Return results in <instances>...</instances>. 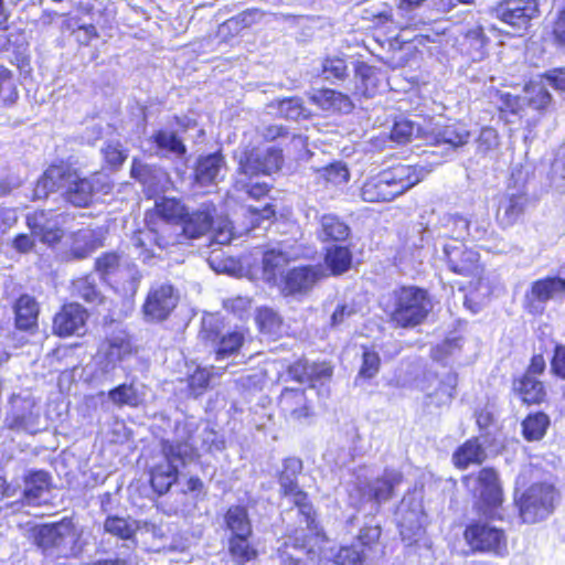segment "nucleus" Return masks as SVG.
<instances>
[{"instance_id":"obj_1","label":"nucleus","mask_w":565,"mask_h":565,"mask_svg":"<svg viewBox=\"0 0 565 565\" xmlns=\"http://www.w3.org/2000/svg\"><path fill=\"white\" fill-rule=\"evenodd\" d=\"M209 216L202 211H190L177 198L162 196L145 214V227L132 234V245L147 262L154 257L153 247L161 250L198 238L209 230Z\"/></svg>"},{"instance_id":"obj_2","label":"nucleus","mask_w":565,"mask_h":565,"mask_svg":"<svg viewBox=\"0 0 565 565\" xmlns=\"http://www.w3.org/2000/svg\"><path fill=\"white\" fill-rule=\"evenodd\" d=\"M429 172L420 164H393L367 177L360 188V198L366 203H390L423 182Z\"/></svg>"},{"instance_id":"obj_3","label":"nucleus","mask_w":565,"mask_h":565,"mask_svg":"<svg viewBox=\"0 0 565 565\" xmlns=\"http://www.w3.org/2000/svg\"><path fill=\"white\" fill-rule=\"evenodd\" d=\"M36 191L44 196L60 193L66 202L77 207L89 206L96 192L93 180L82 175L79 169L65 159L47 166L36 182Z\"/></svg>"},{"instance_id":"obj_4","label":"nucleus","mask_w":565,"mask_h":565,"mask_svg":"<svg viewBox=\"0 0 565 565\" xmlns=\"http://www.w3.org/2000/svg\"><path fill=\"white\" fill-rule=\"evenodd\" d=\"M33 544L44 556L54 559L78 557L84 548L83 532L71 516L36 525L31 530Z\"/></svg>"},{"instance_id":"obj_5","label":"nucleus","mask_w":565,"mask_h":565,"mask_svg":"<svg viewBox=\"0 0 565 565\" xmlns=\"http://www.w3.org/2000/svg\"><path fill=\"white\" fill-rule=\"evenodd\" d=\"M434 310L428 289L416 285H399L391 292L390 323L396 329L423 326Z\"/></svg>"},{"instance_id":"obj_6","label":"nucleus","mask_w":565,"mask_h":565,"mask_svg":"<svg viewBox=\"0 0 565 565\" xmlns=\"http://www.w3.org/2000/svg\"><path fill=\"white\" fill-rule=\"evenodd\" d=\"M302 461L299 458L289 457L284 459L282 468L277 473V481L279 483V493L281 497L289 498L292 505L298 511V516L305 523L308 530L317 540L327 542L328 536L319 521V514L306 492L298 483V477L302 472Z\"/></svg>"},{"instance_id":"obj_7","label":"nucleus","mask_w":565,"mask_h":565,"mask_svg":"<svg viewBox=\"0 0 565 565\" xmlns=\"http://www.w3.org/2000/svg\"><path fill=\"white\" fill-rule=\"evenodd\" d=\"M475 481L470 493L476 501L473 510L487 519L502 520L500 510L504 502L503 488L499 473L493 467H483L476 473H467L461 477V483L469 489L470 481Z\"/></svg>"},{"instance_id":"obj_8","label":"nucleus","mask_w":565,"mask_h":565,"mask_svg":"<svg viewBox=\"0 0 565 565\" xmlns=\"http://www.w3.org/2000/svg\"><path fill=\"white\" fill-rule=\"evenodd\" d=\"M397 25L392 20V15L386 12H380L374 15V25L372 29L373 39L384 50H386L392 57L398 53L396 66H404L412 58L413 54L417 52L414 42L425 44L430 41L428 35L417 34L413 38L405 36L407 28H399L396 32Z\"/></svg>"},{"instance_id":"obj_9","label":"nucleus","mask_w":565,"mask_h":565,"mask_svg":"<svg viewBox=\"0 0 565 565\" xmlns=\"http://www.w3.org/2000/svg\"><path fill=\"white\" fill-rule=\"evenodd\" d=\"M444 252L450 271L469 279L466 286L459 288L460 291L468 289L475 292L488 286L486 268L477 250L469 248L462 242L452 241L445 245Z\"/></svg>"},{"instance_id":"obj_10","label":"nucleus","mask_w":565,"mask_h":565,"mask_svg":"<svg viewBox=\"0 0 565 565\" xmlns=\"http://www.w3.org/2000/svg\"><path fill=\"white\" fill-rule=\"evenodd\" d=\"M491 519L469 521L462 537L472 554L503 557L508 554V534L504 529L493 525Z\"/></svg>"},{"instance_id":"obj_11","label":"nucleus","mask_w":565,"mask_h":565,"mask_svg":"<svg viewBox=\"0 0 565 565\" xmlns=\"http://www.w3.org/2000/svg\"><path fill=\"white\" fill-rule=\"evenodd\" d=\"M559 491L546 481L534 482L515 500L519 515L524 523H536L551 515L557 502Z\"/></svg>"},{"instance_id":"obj_12","label":"nucleus","mask_w":565,"mask_h":565,"mask_svg":"<svg viewBox=\"0 0 565 565\" xmlns=\"http://www.w3.org/2000/svg\"><path fill=\"white\" fill-rule=\"evenodd\" d=\"M185 446L183 441L161 440V454L167 462L156 463L148 471L149 486L157 497L167 494L178 482L180 471L173 462L184 463L186 457H190V454L184 450Z\"/></svg>"},{"instance_id":"obj_13","label":"nucleus","mask_w":565,"mask_h":565,"mask_svg":"<svg viewBox=\"0 0 565 565\" xmlns=\"http://www.w3.org/2000/svg\"><path fill=\"white\" fill-rule=\"evenodd\" d=\"M565 297V278L545 276L531 282L523 297V309L531 316H542L550 300Z\"/></svg>"},{"instance_id":"obj_14","label":"nucleus","mask_w":565,"mask_h":565,"mask_svg":"<svg viewBox=\"0 0 565 565\" xmlns=\"http://www.w3.org/2000/svg\"><path fill=\"white\" fill-rule=\"evenodd\" d=\"M324 277L318 265H299L287 269L275 287L284 297L305 295Z\"/></svg>"},{"instance_id":"obj_15","label":"nucleus","mask_w":565,"mask_h":565,"mask_svg":"<svg viewBox=\"0 0 565 565\" xmlns=\"http://www.w3.org/2000/svg\"><path fill=\"white\" fill-rule=\"evenodd\" d=\"M89 318L88 310L76 301L61 305L52 318V333L61 339L83 334Z\"/></svg>"},{"instance_id":"obj_16","label":"nucleus","mask_w":565,"mask_h":565,"mask_svg":"<svg viewBox=\"0 0 565 565\" xmlns=\"http://www.w3.org/2000/svg\"><path fill=\"white\" fill-rule=\"evenodd\" d=\"M179 296L171 284L151 287L142 305V312L150 321H163L178 306Z\"/></svg>"},{"instance_id":"obj_17","label":"nucleus","mask_w":565,"mask_h":565,"mask_svg":"<svg viewBox=\"0 0 565 565\" xmlns=\"http://www.w3.org/2000/svg\"><path fill=\"white\" fill-rule=\"evenodd\" d=\"M286 373L291 381L313 388L331 381L333 366L328 361L310 362L306 358H299L286 367Z\"/></svg>"},{"instance_id":"obj_18","label":"nucleus","mask_w":565,"mask_h":565,"mask_svg":"<svg viewBox=\"0 0 565 565\" xmlns=\"http://www.w3.org/2000/svg\"><path fill=\"white\" fill-rule=\"evenodd\" d=\"M285 164L284 150L269 147L263 153L248 152L239 161V171L248 177L271 175Z\"/></svg>"},{"instance_id":"obj_19","label":"nucleus","mask_w":565,"mask_h":565,"mask_svg":"<svg viewBox=\"0 0 565 565\" xmlns=\"http://www.w3.org/2000/svg\"><path fill=\"white\" fill-rule=\"evenodd\" d=\"M259 137L266 143L288 139V142L285 145V151L287 157L295 162L309 158L308 138L301 134H291L284 125H267L259 130Z\"/></svg>"},{"instance_id":"obj_20","label":"nucleus","mask_w":565,"mask_h":565,"mask_svg":"<svg viewBox=\"0 0 565 565\" xmlns=\"http://www.w3.org/2000/svg\"><path fill=\"white\" fill-rule=\"evenodd\" d=\"M404 481V475L401 470L385 468L383 472L366 483L363 495L366 500L376 507H380L396 495V489Z\"/></svg>"},{"instance_id":"obj_21","label":"nucleus","mask_w":565,"mask_h":565,"mask_svg":"<svg viewBox=\"0 0 565 565\" xmlns=\"http://www.w3.org/2000/svg\"><path fill=\"white\" fill-rule=\"evenodd\" d=\"M277 404L286 417L302 423L315 416V405L307 397V390L300 387H284L278 395Z\"/></svg>"},{"instance_id":"obj_22","label":"nucleus","mask_w":565,"mask_h":565,"mask_svg":"<svg viewBox=\"0 0 565 565\" xmlns=\"http://www.w3.org/2000/svg\"><path fill=\"white\" fill-rule=\"evenodd\" d=\"M382 71L365 61L353 63V78L350 82L351 96L360 98L374 97L380 92Z\"/></svg>"},{"instance_id":"obj_23","label":"nucleus","mask_w":565,"mask_h":565,"mask_svg":"<svg viewBox=\"0 0 565 565\" xmlns=\"http://www.w3.org/2000/svg\"><path fill=\"white\" fill-rule=\"evenodd\" d=\"M529 198L524 192L504 193L495 203L494 220L501 230L518 224L525 214Z\"/></svg>"},{"instance_id":"obj_24","label":"nucleus","mask_w":565,"mask_h":565,"mask_svg":"<svg viewBox=\"0 0 565 565\" xmlns=\"http://www.w3.org/2000/svg\"><path fill=\"white\" fill-rule=\"evenodd\" d=\"M15 330L34 335L39 332L40 303L34 296L21 294L12 303Z\"/></svg>"},{"instance_id":"obj_25","label":"nucleus","mask_w":565,"mask_h":565,"mask_svg":"<svg viewBox=\"0 0 565 565\" xmlns=\"http://www.w3.org/2000/svg\"><path fill=\"white\" fill-rule=\"evenodd\" d=\"M522 93L524 109L532 110L536 117L533 125L553 110L554 98L541 79L533 77L526 81Z\"/></svg>"},{"instance_id":"obj_26","label":"nucleus","mask_w":565,"mask_h":565,"mask_svg":"<svg viewBox=\"0 0 565 565\" xmlns=\"http://www.w3.org/2000/svg\"><path fill=\"white\" fill-rule=\"evenodd\" d=\"M100 352L106 364L115 365L136 354L137 350L129 332L120 329L102 341Z\"/></svg>"},{"instance_id":"obj_27","label":"nucleus","mask_w":565,"mask_h":565,"mask_svg":"<svg viewBox=\"0 0 565 565\" xmlns=\"http://www.w3.org/2000/svg\"><path fill=\"white\" fill-rule=\"evenodd\" d=\"M309 100L330 114H349L354 109L351 96L333 88H319L309 96Z\"/></svg>"},{"instance_id":"obj_28","label":"nucleus","mask_w":565,"mask_h":565,"mask_svg":"<svg viewBox=\"0 0 565 565\" xmlns=\"http://www.w3.org/2000/svg\"><path fill=\"white\" fill-rule=\"evenodd\" d=\"M487 450L478 436H472L460 444L451 455V462L458 470L470 466H481L487 459Z\"/></svg>"},{"instance_id":"obj_29","label":"nucleus","mask_w":565,"mask_h":565,"mask_svg":"<svg viewBox=\"0 0 565 565\" xmlns=\"http://www.w3.org/2000/svg\"><path fill=\"white\" fill-rule=\"evenodd\" d=\"M290 263L287 252L277 248H267L262 254L260 269L262 277L269 286H276L282 275L285 268Z\"/></svg>"},{"instance_id":"obj_30","label":"nucleus","mask_w":565,"mask_h":565,"mask_svg":"<svg viewBox=\"0 0 565 565\" xmlns=\"http://www.w3.org/2000/svg\"><path fill=\"white\" fill-rule=\"evenodd\" d=\"M502 4V2H500ZM539 2H523V6L515 8H497L498 18L512 26L516 32H524L529 29L531 20L540 14Z\"/></svg>"},{"instance_id":"obj_31","label":"nucleus","mask_w":565,"mask_h":565,"mask_svg":"<svg viewBox=\"0 0 565 565\" xmlns=\"http://www.w3.org/2000/svg\"><path fill=\"white\" fill-rule=\"evenodd\" d=\"M221 374L215 372V366L196 365L185 376V393L189 398L198 399L213 387V382Z\"/></svg>"},{"instance_id":"obj_32","label":"nucleus","mask_w":565,"mask_h":565,"mask_svg":"<svg viewBox=\"0 0 565 565\" xmlns=\"http://www.w3.org/2000/svg\"><path fill=\"white\" fill-rule=\"evenodd\" d=\"M513 391L526 406L541 405L547 401V390L537 377L519 376L513 380Z\"/></svg>"},{"instance_id":"obj_33","label":"nucleus","mask_w":565,"mask_h":565,"mask_svg":"<svg viewBox=\"0 0 565 565\" xmlns=\"http://www.w3.org/2000/svg\"><path fill=\"white\" fill-rule=\"evenodd\" d=\"M30 40L24 29H15L9 33H0V53L12 52L18 67L29 64Z\"/></svg>"},{"instance_id":"obj_34","label":"nucleus","mask_w":565,"mask_h":565,"mask_svg":"<svg viewBox=\"0 0 565 565\" xmlns=\"http://www.w3.org/2000/svg\"><path fill=\"white\" fill-rule=\"evenodd\" d=\"M322 259L330 276H341L352 267L353 254L349 245L332 244L324 247Z\"/></svg>"},{"instance_id":"obj_35","label":"nucleus","mask_w":565,"mask_h":565,"mask_svg":"<svg viewBox=\"0 0 565 565\" xmlns=\"http://www.w3.org/2000/svg\"><path fill=\"white\" fill-rule=\"evenodd\" d=\"M253 537L254 534L228 535L227 552L235 564L245 565L257 561L259 552Z\"/></svg>"},{"instance_id":"obj_36","label":"nucleus","mask_w":565,"mask_h":565,"mask_svg":"<svg viewBox=\"0 0 565 565\" xmlns=\"http://www.w3.org/2000/svg\"><path fill=\"white\" fill-rule=\"evenodd\" d=\"M71 295L94 307L103 306L106 302V297L90 274L72 279Z\"/></svg>"},{"instance_id":"obj_37","label":"nucleus","mask_w":565,"mask_h":565,"mask_svg":"<svg viewBox=\"0 0 565 565\" xmlns=\"http://www.w3.org/2000/svg\"><path fill=\"white\" fill-rule=\"evenodd\" d=\"M149 141L156 149L157 154L172 153L178 158H183L188 152L183 139L175 131L166 128L154 130Z\"/></svg>"},{"instance_id":"obj_38","label":"nucleus","mask_w":565,"mask_h":565,"mask_svg":"<svg viewBox=\"0 0 565 565\" xmlns=\"http://www.w3.org/2000/svg\"><path fill=\"white\" fill-rule=\"evenodd\" d=\"M224 164L225 160L220 151L199 157L193 172L194 181L203 186L213 184Z\"/></svg>"},{"instance_id":"obj_39","label":"nucleus","mask_w":565,"mask_h":565,"mask_svg":"<svg viewBox=\"0 0 565 565\" xmlns=\"http://www.w3.org/2000/svg\"><path fill=\"white\" fill-rule=\"evenodd\" d=\"M206 340L215 344V358L222 360L224 358L236 354L243 347L245 337L241 331H230L220 335L217 331L210 329L206 332Z\"/></svg>"},{"instance_id":"obj_40","label":"nucleus","mask_w":565,"mask_h":565,"mask_svg":"<svg viewBox=\"0 0 565 565\" xmlns=\"http://www.w3.org/2000/svg\"><path fill=\"white\" fill-rule=\"evenodd\" d=\"M223 521L230 535L254 534L248 509L243 504L230 505L224 512Z\"/></svg>"},{"instance_id":"obj_41","label":"nucleus","mask_w":565,"mask_h":565,"mask_svg":"<svg viewBox=\"0 0 565 565\" xmlns=\"http://www.w3.org/2000/svg\"><path fill=\"white\" fill-rule=\"evenodd\" d=\"M489 44L482 26H475L468 30L459 42V50L462 55L472 61L482 60L486 56V49Z\"/></svg>"},{"instance_id":"obj_42","label":"nucleus","mask_w":565,"mask_h":565,"mask_svg":"<svg viewBox=\"0 0 565 565\" xmlns=\"http://www.w3.org/2000/svg\"><path fill=\"white\" fill-rule=\"evenodd\" d=\"M140 530V522L119 515H107L104 521V531L120 541H131L136 543V536Z\"/></svg>"},{"instance_id":"obj_43","label":"nucleus","mask_w":565,"mask_h":565,"mask_svg":"<svg viewBox=\"0 0 565 565\" xmlns=\"http://www.w3.org/2000/svg\"><path fill=\"white\" fill-rule=\"evenodd\" d=\"M45 218V212L36 210L26 216V225L33 234L40 236L43 243L54 246L62 241L64 232L60 227H46L43 224Z\"/></svg>"},{"instance_id":"obj_44","label":"nucleus","mask_w":565,"mask_h":565,"mask_svg":"<svg viewBox=\"0 0 565 565\" xmlns=\"http://www.w3.org/2000/svg\"><path fill=\"white\" fill-rule=\"evenodd\" d=\"M108 397L118 408H122L125 406L138 408L145 403L143 394L138 391L132 382L120 383L110 388L108 391Z\"/></svg>"},{"instance_id":"obj_45","label":"nucleus","mask_w":565,"mask_h":565,"mask_svg":"<svg viewBox=\"0 0 565 565\" xmlns=\"http://www.w3.org/2000/svg\"><path fill=\"white\" fill-rule=\"evenodd\" d=\"M458 386V374L456 372L447 373L435 387V390L427 395V404L435 407L449 405L456 396Z\"/></svg>"},{"instance_id":"obj_46","label":"nucleus","mask_w":565,"mask_h":565,"mask_svg":"<svg viewBox=\"0 0 565 565\" xmlns=\"http://www.w3.org/2000/svg\"><path fill=\"white\" fill-rule=\"evenodd\" d=\"M494 95L499 100L497 114L500 121L508 125L511 122V117H522L524 110L522 96L499 89L494 90Z\"/></svg>"},{"instance_id":"obj_47","label":"nucleus","mask_w":565,"mask_h":565,"mask_svg":"<svg viewBox=\"0 0 565 565\" xmlns=\"http://www.w3.org/2000/svg\"><path fill=\"white\" fill-rule=\"evenodd\" d=\"M550 425V417L544 412L530 413L521 423L522 436L526 441H539L544 438Z\"/></svg>"},{"instance_id":"obj_48","label":"nucleus","mask_w":565,"mask_h":565,"mask_svg":"<svg viewBox=\"0 0 565 565\" xmlns=\"http://www.w3.org/2000/svg\"><path fill=\"white\" fill-rule=\"evenodd\" d=\"M25 489L23 497L31 502L40 499V497L50 489L51 476L45 470H31L24 477Z\"/></svg>"},{"instance_id":"obj_49","label":"nucleus","mask_w":565,"mask_h":565,"mask_svg":"<svg viewBox=\"0 0 565 565\" xmlns=\"http://www.w3.org/2000/svg\"><path fill=\"white\" fill-rule=\"evenodd\" d=\"M361 365L355 376V382L373 380L381 370L382 361L379 352L370 345H362Z\"/></svg>"},{"instance_id":"obj_50","label":"nucleus","mask_w":565,"mask_h":565,"mask_svg":"<svg viewBox=\"0 0 565 565\" xmlns=\"http://www.w3.org/2000/svg\"><path fill=\"white\" fill-rule=\"evenodd\" d=\"M322 242L340 243L348 239L350 235V227L338 216L323 215L320 221Z\"/></svg>"},{"instance_id":"obj_51","label":"nucleus","mask_w":565,"mask_h":565,"mask_svg":"<svg viewBox=\"0 0 565 565\" xmlns=\"http://www.w3.org/2000/svg\"><path fill=\"white\" fill-rule=\"evenodd\" d=\"M277 216L278 209L274 201L267 202L260 207L247 205L244 210V218L249 230L259 227L264 222H276Z\"/></svg>"},{"instance_id":"obj_52","label":"nucleus","mask_w":565,"mask_h":565,"mask_svg":"<svg viewBox=\"0 0 565 565\" xmlns=\"http://www.w3.org/2000/svg\"><path fill=\"white\" fill-rule=\"evenodd\" d=\"M320 72L324 79L331 83L344 82L349 78L347 60L338 55L324 56L321 61Z\"/></svg>"},{"instance_id":"obj_53","label":"nucleus","mask_w":565,"mask_h":565,"mask_svg":"<svg viewBox=\"0 0 565 565\" xmlns=\"http://www.w3.org/2000/svg\"><path fill=\"white\" fill-rule=\"evenodd\" d=\"M277 111L280 117L288 120H306L311 118L310 109L305 106L298 96L285 97L277 102Z\"/></svg>"},{"instance_id":"obj_54","label":"nucleus","mask_w":565,"mask_h":565,"mask_svg":"<svg viewBox=\"0 0 565 565\" xmlns=\"http://www.w3.org/2000/svg\"><path fill=\"white\" fill-rule=\"evenodd\" d=\"M103 168L108 171H118L128 158V150L119 141H107L100 148Z\"/></svg>"},{"instance_id":"obj_55","label":"nucleus","mask_w":565,"mask_h":565,"mask_svg":"<svg viewBox=\"0 0 565 565\" xmlns=\"http://www.w3.org/2000/svg\"><path fill=\"white\" fill-rule=\"evenodd\" d=\"M255 322L259 332L268 335L280 334L284 326L282 318L268 307H260L256 310Z\"/></svg>"},{"instance_id":"obj_56","label":"nucleus","mask_w":565,"mask_h":565,"mask_svg":"<svg viewBox=\"0 0 565 565\" xmlns=\"http://www.w3.org/2000/svg\"><path fill=\"white\" fill-rule=\"evenodd\" d=\"M288 541H285L278 548H277V556L281 563V565H307L303 563L302 559L294 557L291 554V548L295 550H307L308 553L311 552V548H307V541L306 536L298 537L297 536V530H294L289 534Z\"/></svg>"},{"instance_id":"obj_57","label":"nucleus","mask_w":565,"mask_h":565,"mask_svg":"<svg viewBox=\"0 0 565 565\" xmlns=\"http://www.w3.org/2000/svg\"><path fill=\"white\" fill-rule=\"evenodd\" d=\"M19 99V90L14 73L0 65V100L6 107L12 106Z\"/></svg>"},{"instance_id":"obj_58","label":"nucleus","mask_w":565,"mask_h":565,"mask_svg":"<svg viewBox=\"0 0 565 565\" xmlns=\"http://www.w3.org/2000/svg\"><path fill=\"white\" fill-rule=\"evenodd\" d=\"M263 17V12L257 9L245 10L235 17H232L222 23V29H226L232 35L241 33L244 29L256 24Z\"/></svg>"},{"instance_id":"obj_59","label":"nucleus","mask_w":565,"mask_h":565,"mask_svg":"<svg viewBox=\"0 0 565 565\" xmlns=\"http://www.w3.org/2000/svg\"><path fill=\"white\" fill-rule=\"evenodd\" d=\"M66 29L74 38L79 49L89 46L99 38V33L94 24H78L74 20H68L66 22Z\"/></svg>"},{"instance_id":"obj_60","label":"nucleus","mask_w":565,"mask_h":565,"mask_svg":"<svg viewBox=\"0 0 565 565\" xmlns=\"http://www.w3.org/2000/svg\"><path fill=\"white\" fill-rule=\"evenodd\" d=\"M381 536L382 527L380 524H365L359 530L355 541L365 554L375 550L380 544Z\"/></svg>"},{"instance_id":"obj_61","label":"nucleus","mask_w":565,"mask_h":565,"mask_svg":"<svg viewBox=\"0 0 565 565\" xmlns=\"http://www.w3.org/2000/svg\"><path fill=\"white\" fill-rule=\"evenodd\" d=\"M273 184L265 181L241 180L237 182L236 189L245 194L247 199L262 201L269 196Z\"/></svg>"},{"instance_id":"obj_62","label":"nucleus","mask_w":565,"mask_h":565,"mask_svg":"<svg viewBox=\"0 0 565 565\" xmlns=\"http://www.w3.org/2000/svg\"><path fill=\"white\" fill-rule=\"evenodd\" d=\"M120 268V255L116 252L102 253L94 263V270L99 275L102 280L115 274Z\"/></svg>"},{"instance_id":"obj_63","label":"nucleus","mask_w":565,"mask_h":565,"mask_svg":"<svg viewBox=\"0 0 565 565\" xmlns=\"http://www.w3.org/2000/svg\"><path fill=\"white\" fill-rule=\"evenodd\" d=\"M461 352V342L459 338L445 339L436 344L430 352L434 361L447 363L451 358L459 355Z\"/></svg>"},{"instance_id":"obj_64","label":"nucleus","mask_w":565,"mask_h":565,"mask_svg":"<svg viewBox=\"0 0 565 565\" xmlns=\"http://www.w3.org/2000/svg\"><path fill=\"white\" fill-rule=\"evenodd\" d=\"M320 178L333 185H341L349 181L350 171L348 167L339 161L332 162L319 170Z\"/></svg>"}]
</instances>
